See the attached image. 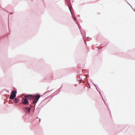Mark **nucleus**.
<instances>
[{
  "label": "nucleus",
  "mask_w": 135,
  "mask_h": 135,
  "mask_svg": "<svg viewBox=\"0 0 135 135\" xmlns=\"http://www.w3.org/2000/svg\"><path fill=\"white\" fill-rule=\"evenodd\" d=\"M40 97L41 96L39 94H37L35 96V98L34 99H33V100L31 103V104L30 105L31 107L35 106L36 103L38 101Z\"/></svg>",
  "instance_id": "nucleus-1"
},
{
  "label": "nucleus",
  "mask_w": 135,
  "mask_h": 135,
  "mask_svg": "<svg viewBox=\"0 0 135 135\" xmlns=\"http://www.w3.org/2000/svg\"><path fill=\"white\" fill-rule=\"evenodd\" d=\"M17 91L16 90H12L9 99H13L16 97Z\"/></svg>",
  "instance_id": "nucleus-2"
},
{
  "label": "nucleus",
  "mask_w": 135,
  "mask_h": 135,
  "mask_svg": "<svg viewBox=\"0 0 135 135\" xmlns=\"http://www.w3.org/2000/svg\"><path fill=\"white\" fill-rule=\"evenodd\" d=\"M25 98L30 101L34 99L35 98V96L32 95H28L25 97Z\"/></svg>",
  "instance_id": "nucleus-3"
},
{
  "label": "nucleus",
  "mask_w": 135,
  "mask_h": 135,
  "mask_svg": "<svg viewBox=\"0 0 135 135\" xmlns=\"http://www.w3.org/2000/svg\"><path fill=\"white\" fill-rule=\"evenodd\" d=\"M24 111L27 113L29 114L30 112L31 108L28 107H26L23 108Z\"/></svg>",
  "instance_id": "nucleus-4"
},
{
  "label": "nucleus",
  "mask_w": 135,
  "mask_h": 135,
  "mask_svg": "<svg viewBox=\"0 0 135 135\" xmlns=\"http://www.w3.org/2000/svg\"><path fill=\"white\" fill-rule=\"evenodd\" d=\"M22 103L25 104H28L29 100H28V99L25 98L24 99Z\"/></svg>",
  "instance_id": "nucleus-5"
},
{
  "label": "nucleus",
  "mask_w": 135,
  "mask_h": 135,
  "mask_svg": "<svg viewBox=\"0 0 135 135\" xmlns=\"http://www.w3.org/2000/svg\"><path fill=\"white\" fill-rule=\"evenodd\" d=\"M13 101L14 103H16L18 102H19V99L16 98H15L13 99Z\"/></svg>",
  "instance_id": "nucleus-6"
},
{
  "label": "nucleus",
  "mask_w": 135,
  "mask_h": 135,
  "mask_svg": "<svg viewBox=\"0 0 135 135\" xmlns=\"http://www.w3.org/2000/svg\"><path fill=\"white\" fill-rule=\"evenodd\" d=\"M52 90V89L50 91H47L45 92L43 94V95H44L45 94H50V93H50V91H51Z\"/></svg>",
  "instance_id": "nucleus-7"
},
{
  "label": "nucleus",
  "mask_w": 135,
  "mask_h": 135,
  "mask_svg": "<svg viewBox=\"0 0 135 135\" xmlns=\"http://www.w3.org/2000/svg\"><path fill=\"white\" fill-rule=\"evenodd\" d=\"M97 90V91H98L99 92V94H100V95L102 96V99H103V100L104 101V103H105V102H104V100L103 99V96H102V95L101 94V93H100V91H99L98 90Z\"/></svg>",
  "instance_id": "nucleus-8"
},
{
  "label": "nucleus",
  "mask_w": 135,
  "mask_h": 135,
  "mask_svg": "<svg viewBox=\"0 0 135 135\" xmlns=\"http://www.w3.org/2000/svg\"><path fill=\"white\" fill-rule=\"evenodd\" d=\"M92 84L95 86L97 90V87L96 86V85H97L96 84H95L93 83H92Z\"/></svg>",
  "instance_id": "nucleus-9"
},
{
  "label": "nucleus",
  "mask_w": 135,
  "mask_h": 135,
  "mask_svg": "<svg viewBox=\"0 0 135 135\" xmlns=\"http://www.w3.org/2000/svg\"><path fill=\"white\" fill-rule=\"evenodd\" d=\"M125 1H126L127 2V3L132 8V6H131V5L127 1V0H125Z\"/></svg>",
  "instance_id": "nucleus-10"
},
{
  "label": "nucleus",
  "mask_w": 135,
  "mask_h": 135,
  "mask_svg": "<svg viewBox=\"0 0 135 135\" xmlns=\"http://www.w3.org/2000/svg\"><path fill=\"white\" fill-rule=\"evenodd\" d=\"M73 18L74 20H76V17H73Z\"/></svg>",
  "instance_id": "nucleus-11"
},
{
  "label": "nucleus",
  "mask_w": 135,
  "mask_h": 135,
  "mask_svg": "<svg viewBox=\"0 0 135 135\" xmlns=\"http://www.w3.org/2000/svg\"><path fill=\"white\" fill-rule=\"evenodd\" d=\"M69 10L70 11V12H71L70 8H69ZM71 12V15H72V17H73L72 14V13Z\"/></svg>",
  "instance_id": "nucleus-12"
},
{
  "label": "nucleus",
  "mask_w": 135,
  "mask_h": 135,
  "mask_svg": "<svg viewBox=\"0 0 135 135\" xmlns=\"http://www.w3.org/2000/svg\"><path fill=\"white\" fill-rule=\"evenodd\" d=\"M8 103H4V104H6V105H7Z\"/></svg>",
  "instance_id": "nucleus-13"
},
{
  "label": "nucleus",
  "mask_w": 135,
  "mask_h": 135,
  "mask_svg": "<svg viewBox=\"0 0 135 135\" xmlns=\"http://www.w3.org/2000/svg\"><path fill=\"white\" fill-rule=\"evenodd\" d=\"M9 13H10V14H11V15H12V12L11 13V12H9Z\"/></svg>",
  "instance_id": "nucleus-14"
},
{
  "label": "nucleus",
  "mask_w": 135,
  "mask_h": 135,
  "mask_svg": "<svg viewBox=\"0 0 135 135\" xmlns=\"http://www.w3.org/2000/svg\"><path fill=\"white\" fill-rule=\"evenodd\" d=\"M91 82L92 83H93V81L91 80Z\"/></svg>",
  "instance_id": "nucleus-15"
},
{
  "label": "nucleus",
  "mask_w": 135,
  "mask_h": 135,
  "mask_svg": "<svg viewBox=\"0 0 135 135\" xmlns=\"http://www.w3.org/2000/svg\"><path fill=\"white\" fill-rule=\"evenodd\" d=\"M9 103L10 102H11V101L10 100H9Z\"/></svg>",
  "instance_id": "nucleus-16"
},
{
  "label": "nucleus",
  "mask_w": 135,
  "mask_h": 135,
  "mask_svg": "<svg viewBox=\"0 0 135 135\" xmlns=\"http://www.w3.org/2000/svg\"><path fill=\"white\" fill-rule=\"evenodd\" d=\"M80 31V32H81V34L82 35V32H81V31Z\"/></svg>",
  "instance_id": "nucleus-17"
},
{
  "label": "nucleus",
  "mask_w": 135,
  "mask_h": 135,
  "mask_svg": "<svg viewBox=\"0 0 135 135\" xmlns=\"http://www.w3.org/2000/svg\"><path fill=\"white\" fill-rule=\"evenodd\" d=\"M107 105V106L108 107V106H107V105ZM107 108H108V107H107ZM108 110H109V109H108Z\"/></svg>",
  "instance_id": "nucleus-18"
},
{
  "label": "nucleus",
  "mask_w": 135,
  "mask_h": 135,
  "mask_svg": "<svg viewBox=\"0 0 135 135\" xmlns=\"http://www.w3.org/2000/svg\"><path fill=\"white\" fill-rule=\"evenodd\" d=\"M132 9L133 10H134L133 9V8L132 7Z\"/></svg>",
  "instance_id": "nucleus-19"
},
{
  "label": "nucleus",
  "mask_w": 135,
  "mask_h": 135,
  "mask_svg": "<svg viewBox=\"0 0 135 135\" xmlns=\"http://www.w3.org/2000/svg\"><path fill=\"white\" fill-rule=\"evenodd\" d=\"M78 27H79V29H80V27H79V26H78Z\"/></svg>",
  "instance_id": "nucleus-20"
},
{
  "label": "nucleus",
  "mask_w": 135,
  "mask_h": 135,
  "mask_svg": "<svg viewBox=\"0 0 135 135\" xmlns=\"http://www.w3.org/2000/svg\"><path fill=\"white\" fill-rule=\"evenodd\" d=\"M39 121H40V119H39Z\"/></svg>",
  "instance_id": "nucleus-21"
},
{
  "label": "nucleus",
  "mask_w": 135,
  "mask_h": 135,
  "mask_svg": "<svg viewBox=\"0 0 135 135\" xmlns=\"http://www.w3.org/2000/svg\"><path fill=\"white\" fill-rule=\"evenodd\" d=\"M134 11H135V10H134Z\"/></svg>",
  "instance_id": "nucleus-22"
}]
</instances>
